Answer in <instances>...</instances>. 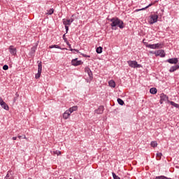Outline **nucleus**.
I'll use <instances>...</instances> for the list:
<instances>
[{"mask_svg": "<svg viewBox=\"0 0 179 179\" xmlns=\"http://www.w3.org/2000/svg\"><path fill=\"white\" fill-rule=\"evenodd\" d=\"M107 20L109 22H111L110 26L113 29H114V27H117V26L120 29H124V27H125V25H124V21L120 20L118 17L107 18Z\"/></svg>", "mask_w": 179, "mask_h": 179, "instance_id": "nucleus-1", "label": "nucleus"}, {"mask_svg": "<svg viewBox=\"0 0 179 179\" xmlns=\"http://www.w3.org/2000/svg\"><path fill=\"white\" fill-rule=\"evenodd\" d=\"M127 64L130 68H142V65L138 64L136 61H128Z\"/></svg>", "mask_w": 179, "mask_h": 179, "instance_id": "nucleus-2", "label": "nucleus"}, {"mask_svg": "<svg viewBox=\"0 0 179 179\" xmlns=\"http://www.w3.org/2000/svg\"><path fill=\"white\" fill-rule=\"evenodd\" d=\"M157 19H159V16L156 14H153L150 15L149 23L150 24H153L157 22Z\"/></svg>", "mask_w": 179, "mask_h": 179, "instance_id": "nucleus-3", "label": "nucleus"}, {"mask_svg": "<svg viewBox=\"0 0 179 179\" xmlns=\"http://www.w3.org/2000/svg\"><path fill=\"white\" fill-rule=\"evenodd\" d=\"M85 73H87L89 76V79L87 80V82H90V80L93 79V73L92 72V70H90V68L89 67H85Z\"/></svg>", "mask_w": 179, "mask_h": 179, "instance_id": "nucleus-4", "label": "nucleus"}, {"mask_svg": "<svg viewBox=\"0 0 179 179\" xmlns=\"http://www.w3.org/2000/svg\"><path fill=\"white\" fill-rule=\"evenodd\" d=\"M43 71V64L41 62L38 64V73L36 74L35 78L36 79H38L40 76H41V71Z\"/></svg>", "mask_w": 179, "mask_h": 179, "instance_id": "nucleus-5", "label": "nucleus"}, {"mask_svg": "<svg viewBox=\"0 0 179 179\" xmlns=\"http://www.w3.org/2000/svg\"><path fill=\"white\" fill-rule=\"evenodd\" d=\"M8 50L11 55H13L14 57L16 56V54H17V50L13 45H10Z\"/></svg>", "mask_w": 179, "mask_h": 179, "instance_id": "nucleus-6", "label": "nucleus"}, {"mask_svg": "<svg viewBox=\"0 0 179 179\" xmlns=\"http://www.w3.org/2000/svg\"><path fill=\"white\" fill-rule=\"evenodd\" d=\"M156 57H161V58H164L166 57V52L163 50H159L155 52Z\"/></svg>", "mask_w": 179, "mask_h": 179, "instance_id": "nucleus-7", "label": "nucleus"}, {"mask_svg": "<svg viewBox=\"0 0 179 179\" xmlns=\"http://www.w3.org/2000/svg\"><path fill=\"white\" fill-rule=\"evenodd\" d=\"M164 101H167L169 103V96L167 95L164 94V93L161 94L160 95V104H163Z\"/></svg>", "mask_w": 179, "mask_h": 179, "instance_id": "nucleus-8", "label": "nucleus"}, {"mask_svg": "<svg viewBox=\"0 0 179 179\" xmlns=\"http://www.w3.org/2000/svg\"><path fill=\"white\" fill-rule=\"evenodd\" d=\"M0 106L2 107V108L6 110V111L9 110V106L5 101H3V99H2L1 97H0Z\"/></svg>", "mask_w": 179, "mask_h": 179, "instance_id": "nucleus-9", "label": "nucleus"}, {"mask_svg": "<svg viewBox=\"0 0 179 179\" xmlns=\"http://www.w3.org/2000/svg\"><path fill=\"white\" fill-rule=\"evenodd\" d=\"M82 64H83V62L80 60L78 61V58L73 59L71 61V64L73 66H78V65H82Z\"/></svg>", "mask_w": 179, "mask_h": 179, "instance_id": "nucleus-10", "label": "nucleus"}, {"mask_svg": "<svg viewBox=\"0 0 179 179\" xmlns=\"http://www.w3.org/2000/svg\"><path fill=\"white\" fill-rule=\"evenodd\" d=\"M104 113V106H100L97 109L94 110L95 114H103Z\"/></svg>", "mask_w": 179, "mask_h": 179, "instance_id": "nucleus-11", "label": "nucleus"}, {"mask_svg": "<svg viewBox=\"0 0 179 179\" xmlns=\"http://www.w3.org/2000/svg\"><path fill=\"white\" fill-rule=\"evenodd\" d=\"M37 50V45L31 48V51L29 53L30 57H34V54H36V50Z\"/></svg>", "mask_w": 179, "mask_h": 179, "instance_id": "nucleus-12", "label": "nucleus"}, {"mask_svg": "<svg viewBox=\"0 0 179 179\" xmlns=\"http://www.w3.org/2000/svg\"><path fill=\"white\" fill-rule=\"evenodd\" d=\"M166 62H169V64H177L178 62V58H171L166 60Z\"/></svg>", "mask_w": 179, "mask_h": 179, "instance_id": "nucleus-13", "label": "nucleus"}, {"mask_svg": "<svg viewBox=\"0 0 179 179\" xmlns=\"http://www.w3.org/2000/svg\"><path fill=\"white\" fill-rule=\"evenodd\" d=\"M71 115V113L68 110H66L64 113H63V118L64 120H68V118H69Z\"/></svg>", "mask_w": 179, "mask_h": 179, "instance_id": "nucleus-14", "label": "nucleus"}, {"mask_svg": "<svg viewBox=\"0 0 179 179\" xmlns=\"http://www.w3.org/2000/svg\"><path fill=\"white\" fill-rule=\"evenodd\" d=\"M177 69H179V65L171 66L169 69V72H171V73L173 72H175V71H177Z\"/></svg>", "mask_w": 179, "mask_h": 179, "instance_id": "nucleus-15", "label": "nucleus"}, {"mask_svg": "<svg viewBox=\"0 0 179 179\" xmlns=\"http://www.w3.org/2000/svg\"><path fill=\"white\" fill-rule=\"evenodd\" d=\"M63 24L64 26H71V22L69 21V19H63Z\"/></svg>", "mask_w": 179, "mask_h": 179, "instance_id": "nucleus-16", "label": "nucleus"}, {"mask_svg": "<svg viewBox=\"0 0 179 179\" xmlns=\"http://www.w3.org/2000/svg\"><path fill=\"white\" fill-rule=\"evenodd\" d=\"M67 110L70 113V114H71V113H73V111L78 110V106H74L73 107L69 108V109Z\"/></svg>", "mask_w": 179, "mask_h": 179, "instance_id": "nucleus-17", "label": "nucleus"}, {"mask_svg": "<svg viewBox=\"0 0 179 179\" xmlns=\"http://www.w3.org/2000/svg\"><path fill=\"white\" fill-rule=\"evenodd\" d=\"M168 103H169V104H171V106H173L176 108H179L178 103H176L174 101H168Z\"/></svg>", "mask_w": 179, "mask_h": 179, "instance_id": "nucleus-18", "label": "nucleus"}, {"mask_svg": "<svg viewBox=\"0 0 179 179\" xmlns=\"http://www.w3.org/2000/svg\"><path fill=\"white\" fill-rule=\"evenodd\" d=\"M67 45H69V48L70 49V51H76V52H78V54H80V52H79L78 49H73L72 46H71V44L67 43Z\"/></svg>", "mask_w": 179, "mask_h": 179, "instance_id": "nucleus-19", "label": "nucleus"}, {"mask_svg": "<svg viewBox=\"0 0 179 179\" xmlns=\"http://www.w3.org/2000/svg\"><path fill=\"white\" fill-rule=\"evenodd\" d=\"M150 93H151V94H156V93H157V89L155 87L150 88Z\"/></svg>", "mask_w": 179, "mask_h": 179, "instance_id": "nucleus-20", "label": "nucleus"}, {"mask_svg": "<svg viewBox=\"0 0 179 179\" xmlns=\"http://www.w3.org/2000/svg\"><path fill=\"white\" fill-rule=\"evenodd\" d=\"M108 85L110 87H115V82L113 80L108 82Z\"/></svg>", "mask_w": 179, "mask_h": 179, "instance_id": "nucleus-21", "label": "nucleus"}, {"mask_svg": "<svg viewBox=\"0 0 179 179\" xmlns=\"http://www.w3.org/2000/svg\"><path fill=\"white\" fill-rule=\"evenodd\" d=\"M148 48H151L152 50H156V45L155 44H148L146 45Z\"/></svg>", "mask_w": 179, "mask_h": 179, "instance_id": "nucleus-22", "label": "nucleus"}, {"mask_svg": "<svg viewBox=\"0 0 179 179\" xmlns=\"http://www.w3.org/2000/svg\"><path fill=\"white\" fill-rule=\"evenodd\" d=\"M155 179H171V178H167L164 176H156Z\"/></svg>", "mask_w": 179, "mask_h": 179, "instance_id": "nucleus-23", "label": "nucleus"}, {"mask_svg": "<svg viewBox=\"0 0 179 179\" xmlns=\"http://www.w3.org/2000/svg\"><path fill=\"white\" fill-rule=\"evenodd\" d=\"M96 51L97 54H101L103 52V48L99 46V48H96Z\"/></svg>", "mask_w": 179, "mask_h": 179, "instance_id": "nucleus-24", "label": "nucleus"}, {"mask_svg": "<svg viewBox=\"0 0 179 179\" xmlns=\"http://www.w3.org/2000/svg\"><path fill=\"white\" fill-rule=\"evenodd\" d=\"M152 5H154V3H150L148 6H147L146 7H145V8H141V9H138V10H138V12H139V10H145V9H148V8H150V6H152Z\"/></svg>", "mask_w": 179, "mask_h": 179, "instance_id": "nucleus-25", "label": "nucleus"}, {"mask_svg": "<svg viewBox=\"0 0 179 179\" xmlns=\"http://www.w3.org/2000/svg\"><path fill=\"white\" fill-rule=\"evenodd\" d=\"M49 48H58L59 50H61V46L58 45H52L49 46Z\"/></svg>", "mask_w": 179, "mask_h": 179, "instance_id": "nucleus-26", "label": "nucleus"}, {"mask_svg": "<svg viewBox=\"0 0 179 179\" xmlns=\"http://www.w3.org/2000/svg\"><path fill=\"white\" fill-rule=\"evenodd\" d=\"M162 156H163L162 152L157 153V160H160V159H162Z\"/></svg>", "mask_w": 179, "mask_h": 179, "instance_id": "nucleus-27", "label": "nucleus"}, {"mask_svg": "<svg viewBox=\"0 0 179 179\" xmlns=\"http://www.w3.org/2000/svg\"><path fill=\"white\" fill-rule=\"evenodd\" d=\"M150 145H151L152 148H156V147H157V142L152 141Z\"/></svg>", "mask_w": 179, "mask_h": 179, "instance_id": "nucleus-28", "label": "nucleus"}, {"mask_svg": "<svg viewBox=\"0 0 179 179\" xmlns=\"http://www.w3.org/2000/svg\"><path fill=\"white\" fill-rule=\"evenodd\" d=\"M117 103L118 104H120V106H124V101H122V99L118 98L117 99Z\"/></svg>", "mask_w": 179, "mask_h": 179, "instance_id": "nucleus-29", "label": "nucleus"}, {"mask_svg": "<svg viewBox=\"0 0 179 179\" xmlns=\"http://www.w3.org/2000/svg\"><path fill=\"white\" fill-rule=\"evenodd\" d=\"M52 13H54V8H50L48 10L47 15H52Z\"/></svg>", "mask_w": 179, "mask_h": 179, "instance_id": "nucleus-30", "label": "nucleus"}, {"mask_svg": "<svg viewBox=\"0 0 179 179\" xmlns=\"http://www.w3.org/2000/svg\"><path fill=\"white\" fill-rule=\"evenodd\" d=\"M112 176H113V177L114 179H121V178H120L118 177V176H117V175L115 174V173H114V172L112 173Z\"/></svg>", "mask_w": 179, "mask_h": 179, "instance_id": "nucleus-31", "label": "nucleus"}, {"mask_svg": "<svg viewBox=\"0 0 179 179\" xmlns=\"http://www.w3.org/2000/svg\"><path fill=\"white\" fill-rule=\"evenodd\" d=\"M4 179H13V178H12L9 173H7Z\"/></svg>", "mask_w": 179, "mask_h": 179, "instance_id": "nucleus-32", "label": "nucleus"}, {"mask_svg": "<svg viewBox=\"0 0 179 179\" xmlns=\"http://www.w3.org/2000/svg\"><path fill=\"white\" fill-rule=\"evenodd\" d=\"M3 71H8V69H9V66L8 65L5 64L3 66Z\"/></svg>", "mask_w": 179, "mask_h": 179, "instance_id": "nucleus-33", "label": "nucleus"}, {"mask_svg": "<svg viewBox=\"0 0 179 179\" xmlns=\"http://www.w3.org/2000/svg\"><path fill=\"white\" fill-rule=\"evenodd\" d=\"M162 47V43H155V48H160Z\"/></svg>", "mask_w": 179, "mask_h": 179, "instance_id": "nucleus-34", "label": "nucleus"}, {"mask_svg": "<svg viewBox=\"0 0 179 179\" xmlns=\"http://www.w3.org/2000/svg\"><path fill=\"white\" fill-rule=\"evenodd\" d=\"M80 55H83V57H84V58H90V55L83 54V53H80Z\"/></svg>", "mask_w": 179, "mask_h": 179, "instance_id": "nucleus-35", "label": "nucleus"}, {"mask_svg": "<svg viewBox=\"0 0 179 179\" xmlns=\"http://www.w3.org/2000/svg\"><path fill=\"white\" fill-rule=\"evenodd\" d=\"M53 153L55 155H57V156H59V155H61V151H58V150L54 151Z\"/></svg>", "mask_w": 179, "mask_h": 179, "instance_id": "nucleus-36", "label": "nucleus"}, {"mask_svg": "<svg viewBox=\"0 0 179 179\" xmlns=\"http://www.w3.org/2000/svg\"><path fill=\"white\" fill-rule=\"evenodd\" d=\"M64 26L66 29V33H68V31H69V27L68 25H64Z\"/></svg>", "mask_w": 179, "mask_h": 179, "instance_id": "nucleus-37", "label": "nucleus"}, {"mask_svg": "<svg viewBox=\"0 0 179 179\" xmlns=\"http://www.w3.org/2000/svg\"><path fill=\"white\" fill-rule=\"evenodd\" d=\"M69 20L70 21V23L72 24L74 20H73V18H70V19H69Z\"/></svg>", "mask_w": 179, "mask_h": 179, "instance_id": "nucleus-38", "label": "nucleus"}, {"mask_svg": "<svg viewBox=\"0 0 179 179\" xmlns=\"http://www.w3.org/2000/svg\"><path fill=\"white\" fill-rule=\"evenodd\" d=\"M63 40H64V41H66V38L65 37V34L63 35Z\"/></svg>", "mask_w": 179, "mask_h": 179, "instance_id": "nucleus-39", "label": "nucleus"}, {"mask_svg": "<svg viewBox=\"0 0 179 179\" xmlns=\"http://www.w3.org/2000/svg\"><path fill=\"white\" fill-rule=\"evenodd\" d=\"M17 139V137H13V141H16Z\"/></svg>", "mask_w": 179, "mask_h": 179, "instance_id": "nucleus-40", "label": "nucleus"}, {"mask_svg": "<svg viewBox=\"0 0 179 179\" xmlns=\"http://www.w3.org/2000/svg\"><path fill=\"white\" fill-rule=\"evenodd\" d=\"M15 96H16L15 97H17V98L19 97V94L17 92H16Z\"/></svg>", "mask_w": 179, "mask_h": 179, "instance_id": "nucleus-41", "label": "nucleus"}, {"mask_svg": "<svg viewBox=\"0 0 179 179\" xmlns=\"http://www.w3.org/2000/svg\"><path fill=\"white\" fill-rule=\"evenodd\" d=\"M17 100V97L15 96V97L14 98V103H15V101H16Z\"/></svg>", "mask_w": 179, "mask_h": 179, "instance_id": "nucleus-42", "label": "nucleus"}, {"mask_svg": "<svg viewBox=\"0 0 179 179\" xmlns=\"http://www.w3.org/2000/svg\"><path fill=\"white\" fill-rule=\"evenodd\" d=\"M18 138H19L20 139H22V136H18Z\"/></svg>", "mask_w": 179, "mask_h": 179, "instance_id": "nucleus-43", "label": "nucleus"}, {"mask_svg": "<svg viewBox=\"0 0 179 179\" xmlns=\"http://www.w3.org/2000/svg\"><path fill=\"white\" fill-rule=\"evenodd\" d=\"M24 139H26V136H24Z\"/></svg>", "mask_w": 179, "mask_h": 179, "instance_id": "nucleus-44", "label": "nucleus"}, {"mask_svg": "<svg viewBox=\"0 0 179 179\" xmlns=\"http://www.w3.org/2000/svg\"><path fill=\"white\" fill-rule=\"evenodd\" d=\"M69 179H72V178H69Z\"/></svg>", "mask_w": 179, "mask_h": 179, "instance_id": "nucleus-45", "label": "nucleus"}]
</instances>
